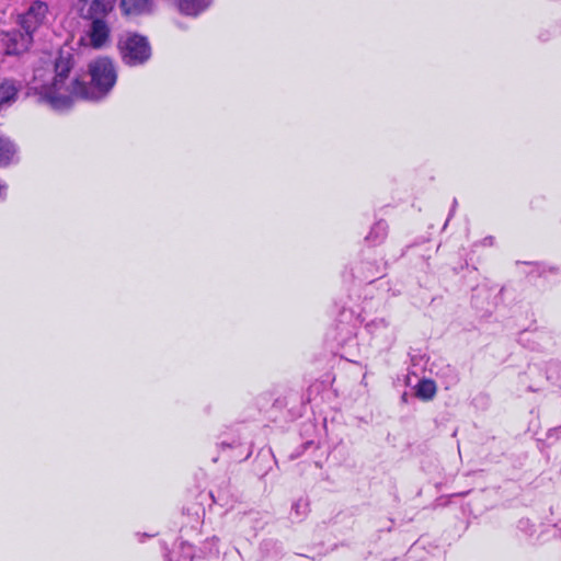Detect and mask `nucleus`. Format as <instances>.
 I'll return each mask as SVG.
<instances>
[{
  "mask_svg": "<svg viewBox=\"0 0 561 561\" xmlns=\"http://www.w3.org/2000/svg\"><path fill=\"white\" fill-rule=\"evenodd\" d=\"M194 559V548L190 543H181L180 546V556L176 561H193Z\"/></svg>",
  "mask_w": 561,
  "mask_h": 561,
  "instance_id": "16",
  "label": "nucleus"
},
{
  "mask_svg": "<svg viewBox=\"0 0 561 561\" xmlns=\"http://www.w3.org/2000/svg\"><path fill=\"white\" fill-rule=\"evenodd\" d=\"M436 393V385L431 379H422L415 387V394L422 400H431Z\"/></svg>",
  "mask_w": 561,
  "mask_h": 561,
  "instance_id": "12",
  "label": "nucleus"
},
{
  "mask_svg": "<svg viewBox=\"0 0 561 561\" xmlns=\"http://www.w3.org/2000/svg\"><path fill=\"white\" fill-rule=\"evenodd\" d=\"M21 84L12 79L0 80V110L11 106L18 99Z\"/></svg>",
  "mask_w": 561,
  "mask_h": 561,
  "instance_id": "7",
  "label": "nucleus"
},
{
  "mask_svg": "<svg viewBox=\"0 0 561 561\" xmlns=\"http://www.w3.org/2000/svg\"><path fill=\"white\" fill-rule=\"evenodd\" d=\"M388 225L379 220L371 228L366 237V241L371 245L380 244L387 237Z\"/></svg>",
  "mask_w": 561,
  "mask_h": 561,
  "instance_id": "11",
  "label": "nucleus"
},
{
  "mask_svg": "<svg viewBox=\"0 0 561 561\" xmlns=\"http://www.w3.org/2000/svg\"><path fill=\"white\" fill-rule=\"evenodd\" d=\"M73 64L71 54L62 51L54 62L42 61L34 68L28 93L54 111L68 110L78 100L101 101L110 94L117 80L111 58L99 57L89 64V85L76 76L70 77Z\"/></svg>",
  "mask_w": 561,
  "mask_h": 561,
  "instance_id": "1",
  "label": "nucleus"
},
{
  "mask_svg": "<svg viewBox=\"0 0 561 561\" xmlns=\"http://www.w3.org/2000/svg\"><path fill=\"white\" fill-rule=\"evenodd\" d=\"M0 43L7 55H20L28 50L33 44V36L23 30L1 32Z\"/></svg>",
  "mask_w": 561,
  "mask_h": 561,
  "instance_id": "4",
  "label": "nucleus"
},
{
  "mask_svg": "<svg viewBox=\"0 0 561 561\" xmlns=\"http://www.w3.org/2000/svg\"><path fill=\"white\" fill-rule=\"evenodd\" d=\"M309 503L306 499H298L293 504V512L295 513L297 518H302L308 514Z\"/></svg>",
  "mask_w": 561,
  "mask_h": 561,
  "instance_id": "15",
  "label": "nucleus"
},
{
  "mask_svg": "<svg viewBox=\"0 0 561 561\" xmlns=\"http://www.w3.org/2000/svg\"><path fill=\"white\" fill-rule=\"evenodd\" d=\"M121 8L126 15H139L152 12L151 0H122Z\"/></svg>",
  "mask_w": 561,
  "mask_h": 561,
  "instance_id": "8",
  "label": "nucleus"
},
{
  "mask_svg": "<svg viewBox=\"0 0 561 561\" xmlns=\"http://www.w3.org/2000/svg\"><path fill=\"white\" fill-rule=\"evenodd\" d=\"M89 44L94 49L103 48L110 41L111 27L105 19L91 21L87 31Z\"/></svg>",
  "mask_w": 561,
  "mask_h": 561,
  "instance_id": "6",
  "label": "nucleus"
},
{
  "mask_svg": "<svg viewBox=\"0 0 561 561\" xmlns=\"http://www.w3.org/2000/svg\"><path fill=\"white\" fill-rule=\"evenodd\" d=\"M7 195H8V184L2 179H0V201L1 202L5 201Z\"/></svg>",
  "mask_w": 561,
  "mask_h": 561,
  "instance_id": "17",
  "label": "nucleus"
},
{
  "mask_svg": "<svg viewBox=\"0 0 561 561\" xmlns=\"http://www.w3.org/2000/svg\"><path fill=\"white\" fill-rule=\"evenodd\" d=\"M18 148L8 137L0 136V167H8L16 161Z\"/></svg>",
  "mask_w": 561,
  "mask_h": 561,
  "instance_id": "10",
  "label": "nucleus"
},
{
  "mask_svg": "<svg viewBox=\"0 0 561 561\" xmlns=\"http://www.w3.org/2000/svg\"><path fill=\"white\" fill-rule=\"evenodd\" d=\"M365 328L370 334L377 335L389 328V322L385 318H376L368 321Z\"/></svg>",
  "mask_w": 561,
  "mask_h": 561,
  "instance_id": "13",
  "label": "nucleus"
},
{
  "mask_svg": "<svg viewBox=\"0 0 561 561\" xmlns=\"http://www.w3.org/2000/svg\"><path fill=\"white\" fill-rule=\"evenodd\" d=\"M49 12L48 4L41 0L31 2L25 12L16 18V24L25 32L34 33L46 22Z\"/></svg>",
  "mask_w": 561,
  "mask_h": 561,
  "instance_id": "3",
  "label": "nucleus"
},
{
  "mask_svg": "<svg viewBox=\"0 0 561 561\" xmlns=\"http://www.w3.org/2000/svg\"><path fill=\"white\" fill-rule=\"evenodd\" d=\"M117 47L125 65L137 67L146 64L151 57V47L147 37L133 32L122 34Z\"/></svg>",
  "mask_w": 561,
  "mask_h": 561,
  "instance_id": "2",
  "label": "nucleus"
},
{
  "mask_svg": "<svg viewBox=\"0 0 561 561\" xmlns=\"http://www.w3.org/2000/svg\"><path fill=\"white\" fill-rule=\"evenodd\" d=\"M218 542L219 539L217 537H211L205 540L203 543V553L205 557H217L219 554Z\"/></svg>",
  "mask_w": 561,
  "mask_h": 561,
  "instance_id": "14",
  "label": "nucleus"
},
{
  "mask_svg": "<svg viewBox=\"0 0 561 561\" xmlns=\"http://www.w3.org/2000/svg\"><path fill=\"white\" fill-rule=\"evenodd\" d=\"M77 10L84 20L106 19L114 9V0H78Z\"/></svg>",
  "mask_w": 561,
  "mask_h": 561,
  "instance_id": "5",
  "label": "nucleus"
},
{
  "mask_svg": "<svg viewBox=\"0 0 561 561\" xmlns=\"http://www.w3.org/2000/svg\"><path fill=\"white\" fill-rule=\"evenodd\" d=\"M213 0H180V12L187 16H197L207 10Z\"/></svg>",
  "mask_w": 561,
  "mask_h": 561,
  "instance_id": "9",
  "label": "nucleus"
}]
</instances>
